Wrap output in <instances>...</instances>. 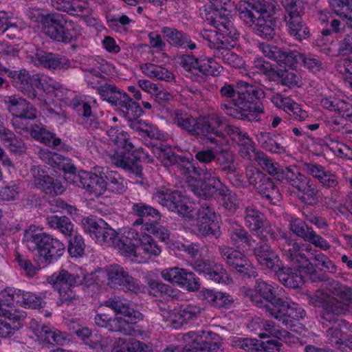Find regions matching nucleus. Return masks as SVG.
Returning <instances> with one entry per match:
<instances>
[{"mask_svg": "<svg viewBox=\"0 0 352 352\" xmlns=\"http://www.w3.org/2000/svg\"><path fill=\"white\" fill-rule=\"evenodd\" d=\"M154 154L165 166L178 162L176 155L171 151L170 148L166 146L156 148Z\"/></svg>", "mask_w": 352, "mask_h": 352, "instance_id": "obj_60", "label": "nucleus"}, {"mask_svg": "<svg viewBox=\"0 0 352 352\" xmlns=\"http://www.w3.org/2000/svg\"><path fill=\"white\" fill-rule=\"evenodd\" d=\"M140 69L144 75L151 78L167 81L173 79V74L160 65L153 63H145L141 65Z\"/></svg>", "mask_w": 352, "mask_h": 352, "instance_id": "obj_44", "label": "nucleus"}, {"mask_svg": "<svg viewBox=\"0 0 352 352\" xmlns=\"http://www.w3.org/2000/svg\"><path fill=\"white\" fill-rule=\"evenodd\" d=\"M8 307L3 303V298L0 300V337L6 338L13 335L21 327V320L25 317L23 314L12 313L13 309Z\"/></svg>", "mask_w": 352, "mask_h": 352, "instance_id": "obj_28", "label": "nucleus"}, {"mask_svg": "<svg viewBox=\"0 0 352 352\" xmlns=\"http://www.w3.org/2000/svg\"><path fill=\"white\" fill-rule=\"evenodd\" d=\"M259 49L264 56L275 60L280 67L295 69L302 62L303 65L314 74L319 72L322 69L320 60L301 54L296 50L280 49L266 43H261Z\"/></svg>", "mask_w": 352, "mask_h": 352, "instance_id": "obj_15", "label": "nucleus"}, {"mask_svg": "<svg viewBox=\"0 0 352 352\" xmlns=\"http://www.w3.org/2000/svg\"><path fill=\"white\" fill-rule=\"evenodd\" d=\"M329 5L339 16L348 11H352V0H329Z\"/></svg>", "mask_w": 352, "mask_h": 352, "instance_id": "obj_64", "label": "nucleus"}, {"mask_svg": "<svg viewBox=\"0 0 352 352\" xmlns=\"http://www.w3.org/2000/svg\"><path fill=\"white\" fill-rule=\"evenodd\" d=\"M148 285L150 292L155 296L165 294L168 296H172L170 294L173 292L171 287L162 282L148 280Z\"/></svg>", "mask_w": 352, "mask_h": 352, "instance_id": "obj_63", "label": "nucleus"}, {"mask_svg": "<svg viewBox=\"0 0 352 352\" xmlns=\"http://www.w3.org/2000/svg\"><path fill=\"white\" fill-rule=\"evenodd\" d=\"M303 170L318 179L324 186L334 187L338 184V179L335 175L327 171L323 166L315 164H305Z\"/></svg>", "mask_w": 352, "mask_h": 352, "instance_id": "obj_40", "label": "nucleus"}, {"mask_svg": "<svg viewBox=\"0 0 352 352\" xmlns=\"http://www.w3.org/2000/svg\"><path fill=\"white\" fill-rule=\"evenodd\" d=\"M83 228L96 243L102 246H113L120 255L131 262L145 263L149 257L158 256L160 248L147 235L135 228H124L117 232L101 219L86 218L82 221Z\"/></svg>", "mask_w": 352, "mask_h": 352, "instance_id": "obj_2", "label": "nucleus"}, {"mask_svg": "<svg viewBox=\"0 0 352 352\" xmlns=\"http://www.w3.org/2000/svg\"><path fill=\"white\" fill-rule=\"evenodd\" d=\"M208 1L210 5L201 14L216 30H204L201 32V36L211 48L223 50L221 58L225 63L236 68L243 67L245 62L242 58L227 49L235 46L239 38L236 28L228 18L233 2L232 0Z\"/></svg>", "mask_w": 352, "mask_h": 352, "instance_id": "obj_3", "label": "nucleus"}, {"mask_svg": "<svg viewBox=\"0 0 352 352\" xmlns=\"http://www.w3.org/2000/svg\"><path fill=\"white\" fill-rule=\"evenodd\" d=\"M162 32L170 44L173 45L188 47L190 50L195 48L196 45L194 43L186 36L183 35L180 32L169 28H164Z\"/></svg>", "mask_w": 352, "mask_h": 352, "instance_id": "obj_43", "label": "nucleus"}, {"mask_svg": "<svg viewBox=\"0 0 352 352\" xmlns=\"http://www.w3.org/2000/svg\"><path fill=\"white\" fill-rule=\"evenodd\" d=\"M104 305L114 311L116 319L112 320L105 314L98 313L95 316L94 321L97 326L109 331L131 335L133 331V325L142 319L141 313L131 308L129 302L118 296L109 299L105 302Z\"/></svg>", "mask_w": 352, "mask_h": 352, "instance_id": "obj_11", "label": "nucleus"}, {"mask_svg": "<svg viewBox=\"0 0 352 352\" xmlns=\"http://www.w3.org/2000/svg\"><path fill=\"white\" fill-rule=\"evenodd\" d=\"M104 172V177L111 186L113 190L118 193H122L126 190L127 183L117 172L105 170Z\"/></svg>", "mask_w": 352, "mask_h": 352, "instance_id": "obj_57", "label": "nucleus"}, {"mask_svg": "<svg viewBox=\"0 0 352 352\" xmlns=\"http://www.w3.org/2000/svg\"><path fill=\"white\" fill-rule=\"evenodd\" d=\"M300 263V269L283 268L278 272V280L285 287L297 288L302 285L304 278L302 273V271H305L306 266L305 264Z\"/></svg>", "mask_w": 352, "mask_h": 352, "instance_id": "obj_37", "label": "nucleus"}, {"mask_svg": "<svg viewBox=\"0 0 352 352\" xmlns=\"http://www.w3.org/2000/svg\"><path fill=\"white\" fill-rule=\"evenodd\" d=\"M153 199L169 210L193 223L192 231L199 236L213 235L217 237L220 232V217L213 208L204 206L195 212L194 204L178 190L171 191L162 187L153 195Z\"/></svg>", "mask_w": 352, "mask_h": 352, "instance_id": "obj_4", "label": "nucleus"}, {"mask_svg": "<svg viewBox=\"0 0 352 352\" xmlns=\"http://www.w3.org/2000/svg\"><path fill=\"white\" fill-rule=\"evenodd\" d=\"M285 19L287 22L289 32L294 38L301 41L309 36V29L302 22L298 11L287 14Z\"/></svg>", "mask_w": 352, "mask_h": 352, "instance_id": "obj_39", "label": "nucleus"}, {"mask_svg": "<svg viewBox=\"0 0 352 352\" xmlns=\"http://www.w3.org/2000/svg\"><path fill=\"white\" fill-rule=\"evenodd\" d=\"M222 97L230 100L234 107L224 104L226 113L239 119H250V116L263 112V105L259 102L263 92L245 82H239L234 87L226 84L221 88Z\"/></svg>", "mask_w": 352, "mask_h": 352, "instance_id": "obj_8", "label": "nucleus"}, {"mask_svg": "<svg viewBox=\"0 0 352 352\" xmlns=\"http://www.w3.org/2000/svg\"><path fill=\"white\" fill-rule=\"evenodd\" d=\"M8 76H12L14 86L32 99L37 96L36 89H41L49 94L54 95L66 104L76 107L75 103L73 102L75 94L58 82L51 80L47 82L46 78H41L38 75L30 76L24 69L10 72Z\"/></svg>", "mask_w": 352, "mask_h": 352, "instance_id": "obj_10", "label": "nucleus"}, {"mask_svg": "<svg viewBox=\"0 0 352 352\" xmlns=\"http://www.w3.org/2000/svg\"><path fill=\"white\" fill-rule=\"evenodd\" d=\"M254 67L258 73L265 75L271 80H276L278 73L272 67L271 64L261 58H257L254 61Z\"/></svg>", "mask_w": 352, "mask_h": 352, "instance_id": "obj_59", "label": "nucleus"}, {"mask_svg": "<svg viewBox=\"0 0 352 352\" xmlns=\"http://www.w3.org/2000/svg\"><path fill=\"white\" fill-rule=\"evenodd\" d=\"M22 191L23 188L21 184L16 181H12L0 189V198L4 201H12L17 199Z\"/></svg>", "mask_w": 352, "mask_h": 352, "instance_id": "obj_56", "label": "nucleus"}, {"mask_svg": "<svg viewBox=\"0 0 352 352\" xmlns=\"http://www.w3.org/2000/svg\"><path fill=\"white\" fill-rule=\"evenodd\" d=\"M107 134L117 146L116 151L111 155L112 162L116 166L138 173L140 170L136 164L138 156L128 134L117 127H111Z\"/></svg>", "mask_w": 352, "mask_h": 352, "instance_id": "obj_18", "label": "nucleus"}, {"mask_svg": "<svg viewBox=\"0 0 352 352\" xmlns=\"http://www.w3.org/2000/svg\"><path fill=\"white\" fill-rule=\"evenodd\" d=\"M243 293L256 306L258 307H265L270 315L274 318H282L283 315L278 308V302L281 299L283 292L282 288L275 287L266 282L257 280L254 288H243Z\"/></svg>", "mask_w": 352, "mask_h": 352, "instance_id": "obj_19", "label": "nucleus"}, {"mask_svg": "<svg viewBox=\"0 0 352 352\" xmlns=\"http://www.w3.org/2000/svg\"><path fill=\"white\" fill-rule=\"evenodd\" d=\"M327 145L330 151L338 157L352 160V149L346 144L329 139L327 142Z\"/></svg>", "mask_w": 352, "mask_h": 352, "instance_id": "obj_52", "label": "nucleus"}, {"mask_svg": "<svg viewBox=\"0 0 352 352\" xmlns=\"http://www.w3.org/2000/svg\"><path fill=\"white\" fill-rule=\"evenodd\" d=\"M85 244L82 236L75 233L69 240L68 252L72 257H82L85 252Z\"/></svg>", "mask_w": 352, "mask_h": 352, "instance_id": "obj_54", "label": "nucleus"}, {"mask_svg": "<svg viewBox=\"0 0 352 352\" xmlns=\"http://www.w3.org/2000/svg\"><path fill=\"white\" fill-rule=\"evenodd\" d=\"M258 193L263 195L272 204H278L281 200V195L274 183L267 177L256 186Z\"/></svg>", "mask_w": 352, "mask_h": 352, "instance_id": "obj_42", "label": "nucleus"}, {"mask_svg": "<svg viewBox=\"0 0 352 352\" xmlns=\"http://www.w3.org/2000/svg\"><path fill=\"white\" fill-rule=\"evenodd\" d=\"M283 252L292 260H295L305 265L307 270L305 272H311L314 270L312 265L331 270L333 264L329 258L320 252H311L309 245L300 246L296 243H289L284 245Z\"/></svg>", "mask_w": 352, "mask_h": 352, "instance_id": "obj_20", "label": "nucleus"}, {"mask_svg": "<svg viewBox=\"0 0 352 352\" xmlns=\"http://www.w3.org/2000/svg\"><path fill=\"white\" fill-rule=\"evenodd\" d=\"M230 239L232 243L239 249L243 250L245 246L252 245V241L241 226L236 225L232 228Z\"/></svg>", "mask_w": 352, "mask_h": 352, "instance_id": "obj_49", "label": "nucleus"}, {"mask_svg": "<svg viewBox=\"0 0 352 352\" xmlns=\"http://www.w3.org/2000/svg\"><path fill=\"white\" fill-rule=\"evenodd\" d=\"M199 297L218 307H227L233 302V299L228 294L213 289H202L199 293Z\"/></svg>", "mask_w": 352, "mask_h": 352, "instance_id": "obj_41", "label": "nucleus"}, {"mask_svg": "<svg viewBox=\"0 0 352 352\" xmlns=\"http://www.w3.org/2000/svg\"><path fill=\"white\" fill-rule=\"evenodd\" d=\"M30 133L33 138L46 145L56 146L60 144V139L56 138L54 133L47 131L43 126H34L30 129Z\"/></svg>", "mask_w": 352, "mask_h": 352, "instance_id": "obj_45", "label": "nucleus"}, {"mask_svg": "<svg viewBox=\"0 0 352 352\" xmlns=\"http://www.w3.org/2000/svg\"><path fill=\"white\" fill-rule=\"evenodd\" d=\"M129 122L130 126L133 129L151 138H160V131L156 126L142 120H138V118L131 120Z\"/></svg>", "mask_w": 352, "mask_h": 352, "instance_id": "obj_50", "label": "nucleus"}, {"mask_svg": "<svg viewBox=\"0 0 352 352\" xmlns=\"http://www.w3.org/2000/svg\"><path fill=\"white\" fill-rule=\"evenodd\" d=\"M220 251L222 257L236 271L249 277L256 276L254 267L243 253L229 247H223Z\"/></svg>", "mask_w": 352, "mask_h": 352, "instance_id": "obj_27", "label": "nucleus"}, {"mask_svg": "<svg viewBox=\"0 0 352 352\" xmlns=\"http://www.w3.org/2000/svg\"><path fill=\"white\" fill-rule=\"evenodd\" d=\"M344 301L336 300L331 302V305H328L324 312L323 313V318L331 322L333 320V315L344 314L349 310L351 302V299H343Z\"/></svg>", "mask_w": 352, "mask_h": 352, "instance_id": "obj_47", "label": "nucleus"}, {"mask_svg": "<svg viewBox=\"0 0 352 352\" xmlns=\"http://www.w3.org/2000/svg\"><path fill=\"white\" fill-rule=\"evenodd\" d=\"M270 100L276 108L283 110L296 120H304L308 117L307 111L302 110L300 105L290 98L276 94L270 98Z\"/></svg>", "mask_w": 352, "mask_h": 352, "instance_id": "obj_35", "label": "nucleus"}, {"mask_svg": "<svg viewBox=\"0 0 352 352\" xmlns=\"http://www.w3.org/2000/svg\"><path fill=\"white\" fill-rule=\"evenodd\" d=\"M42 230L41 226L31 225L25 232L23 241L30 250L45 262L53 263L64 254L65 247L60 240L41 232Z\"/></svg>", "mask_w": 352, "mask_h": 352, "instance_id": "obj_12", "label": "nucleus"}, {"mask_svg": "<svg viewBox=\"0 0 352 352\" xmlns=\"http://www.w3.org/2000/svg\"><path fill=\"white\" fill-rule=\"evenodd\" d=\"M201 309L195 304L181 305L166 309H162L161 315L165 322L173 328H177L184 323L197 318L201 313Z\"/></svg>", "mask_w": 352, "mask_h": 352, "instance_id": "obj_24", "label": "nucleus"}, {"mask_svg": "<svg viewBox=\"0 0 352 352\" xmlns=\"http://www.w3.org/2000/svg\"><path fill=\"white\" fill-rule=\"evenodd\" d=\"M254 252L262 268L272 270L279 266V257L267 244H261L254 250Z\"/></svg>", "mask_w": 352, "mask_h": 352, "instance_id": "obj_36", "label": "nucleus"}, {"mask_svg": "<svg viewBox=\"0 0 352 352\" xmlns=\"http://www.w3.org/2000/svg\"><path fill=\"white\" fill-rule=\"evenodd\" d=\"M179 344H170L163 352H205L219 349L221 342L219 337L210 331H190L178 334Z\"/></svg>", "mask_w": 352, "mask_h": 352, "instance_id": "obj_14", "label": "nucleus"}, {"mask_svg": "<svg viewBox=\"0 0 352 352\" xmlns=\"http://www.w3.org/2000/svg\"><path fill=\"white\" fill-rule=\"evenodd\" d=\"M344 98L343 92L334 86L323 89L321 93L320 103L322 107L340 116L326 120L327 126L332 131L339 130L343 118L352 122V104Z\"/></svg>", "mask_w": 352, "mask_h": 352, "instance_id": "obj_17", "label": "nucleus"}, {"mask_svg": "<svg viewBox=\"0 0 352 352\" xmlns=\"http://www.w3.org/2000/svg\"><path fill=\"white\" fill-rule=\"evenodd\" d=\"M0 295L3 298V303L11 309L14 303L31 309L42 307L45 304L43 299L35 294L14 287L5 288L1 292Z\"/></svg>", "mask_w": 352, "mask_h": 352, "instance_id": "obj_22", "label": "nucleus"}, {"mask_svg": "<svg viewBox=\"0 0 352 352\" xmlns=\"http://www.w3.org/2000/svg\"><path fill=\"white\" fill-rule=\"evenodd\" d=\"M336 69L352 89V60L347 58L339 60L336 64Z\"/></svg>", "mask_w": 352, "mask_h": 352, "instance_id": "obj_58", "label": "nucleus"}, {"mask_svg": "<svg viewBox=\"0 0 352 352\" xmlns=\"http://www.w3.org/2000/svg\"><path fill=\"white\" fill-rule=\"evenodd\" d=\"M28 56L35 65L48 69L65 68L69 65L68 60L65 58H59L51 52L42 50H36L35 52H28Z\"/></svg>", "mask_w": 352, "mask_h": 352, "instance_id": "obj_32", "label": "nucleus"}, {"mask_svg": "<svg viewBox=\"0 0 352 352\" xmlns=\"http://www.w3.org/2000/svg\"><path fill=\"white\" fill-rule=\"evenodd\" d=\"M177 286L188 292H195L199 289L200 283L199 278L191 272L184 269Z\"/></svg>", "mask_w": 352, "mask_h": 352, "instance_id": "obj_53", "label": "nucleus"}, {"mask_svg": "<svg viewBox=\"0 0 352 352\" xmlns=\"http://www.w3.org/2000/svg\"><path fill=\"white\" fill-rule=\"evenodd\" d=\"M29 17L34 21H41L45 34L58 42L69 43L80 34L77 25L58 14L44 16L39 10L32 9L29 12Z\"/></svg>", "mask_w": 352, "mask_h": 352, "instance_id": "obj_13", "label": "nucleus"}, {"mask_svg": "<svg viewBox=\"0 0 352 352\" xmlns=\"http://www.w3.org/2000/svg\"><path fill=\"white\" fill-rule=\"evenodd\" d=\"M257 140L264 149L271 153H283L285 151V147L270 138L267 133H261L258 134Z\"/></svg>", "mask_w": 352, "mask_h": 352, "instance_id": "obj_55", "label": "nucleus"}, {"mask_svg": "<svg viewBox=\"0 0 352 352\" xmlns=\"http://www.w3.org/2000/svg\"><path fill=\"white\" fill-rule=\"evenodd\" d=\"M245 222L247 227L261 239L272 238V226L265 221L264 216L255 208L248 207L245 210Z\"/></svg>", "mask_w": 352, "mask_h": 352, "instance_id": "obj_25", "label": "nucleus"}, {"mask_svg": "<svg viewBox=\"0 0 352 352\" xmlns=\"http://www.w3.org/2000/svg\"><path fill=\"white\" fill-rule=\"evenodd\" d=\"M183 270L184 268L177 267L165 268L162 270L161 276L165 281L177 285L181 283L179 280Z\"/></svg>", "mask_w": 352, "mask_h": 352, "instance_id": "obj_61", "label": "nucleus"}, {"mask_svg": "<svg viewBox=\"0 0 352 352\" xmlns=\"http://www.w3.org/2000/svg\"><path fill=\"white\" fill-rule=\"evenodd\" d=\"M173 121L179 127L186 130L192 135L202 139L206 144L214 145L217 152H223L228 149L230 138L222 120L217 114L201 116L197 120L191 116L176 111Z\"/></svg>", "mask_w": 352, "mask_h": 352, "instance_id": "obj_6", "label": "nucleus"}, {"mask_svg": "<svg viewBox=\"0 0 352 352\" xmlns=\"http://www.w3.org/2000/svg\"><path fill=\"white\" fill-rule=\"evenodd\" d=\"M192 268L199 274H202L204 277L218 283L228 284L230 283L229 276L220 264H217L212 261L205 260L195 261L191 264Z\"/></svg>", "mask_w": 352, "mask_h": 352, "instance_id": "obj_29", "label": "nucleus"}, {"mask_svg": "<svg viewBox=\"0 0 352 352\" xmlns=\"http://www.w3.org/2000/svg\"><path fill=\"white\" fill-rule=\"evenodd\" d=\"M185 69L192 74L217 76L223 70V67L214 59L201 56L196 58L191 56H186L183 60Z\"/></svg>", "mask_w": 352, "mask_h": 352, "instance_id": "obj_26", "label": "nucleus"}, {"mask_svg": "<svg viewBox=\"0 0 352 352\" xmlns=\"http://www.w3.org/2000/svg\"><path fill=\"white\" fill-rule=\"evenodd\" d=\"M96 0H52V6L58 10H62L73 15H80V12H85V14L90 12L91 8L96 3Z\"/></svg>", "mask_w": 352, "mask_h": 352, "instance_id": "obj_34", "label": "nucleus"}, {"mask_svg": "<svg viewBox=\"0 0 352 352\" xmlns=\"http://www.w3.org/2000/svg\"><path fill=\"white\" fill-rule=\"evenodd\" d=\"M289 226L291 230L297 236L304 239V240L308 235L309 230H312L311 228H308L301 219L298 218H292Z\"/></svg>", "mask_w": 352, "mask_h": 352, "instance_id": "obj_62", "label": "nucleus"}, {"mask_svg": "<svg viewBox=\"0 0 352 352\" xmlns=\"http://www.w3.org/2000/svg\"><path fill=\"white\" fill-rule=\"evenodd\" d=\"M226 130L230 139L241 146L240 153L243 157L255 161L269 174L276 176L278 179L286 180V175L284 172L287 168L279 172L278 164L273 162L264 153L256 152L252 142L248 138L246 133L242 132L238 127L228 126Z\"/></svg>", "mask_w": 352, "mask_h": 352, "instance_id": "obj_16", "label": "nucleus"}, {"mask_svg": "<svg viewBox=\"0 0 352 352\" xmlns=\"http://www.w3.org/2000/svg\"><path fill=\"white\" fill-rule=\"evenodd\" d=\"M131 212L133 215L139 217V219L134 222V226L144 225V221L150 223L156 222L160 219V214L156 209L142 202L134 204L131 208ZM133 228L138 230L135 227Z\"/></svg>", "mask_w": 352, "mask_h": 352, "instance_id": "obj_38", "label": "nucleus"}, {"mask_svg": "<svg viewBox=\"0 0 352 352\" xmlns=\"http://www.w3.org/2000/svg\"><path fill=\"white\" fill-rule=\"evenodd\" d=\"M39 155L46 164L63 171V179L67 183L81 186L96 197L106 191L107 182L104 179V168L96 167L91 172L82 170L77 175L75 173L76 168L68 159L44 150H41Z\"/></svg>", "mask_w": 352, "mask_h": 352, "instance_id": "obj_7", "label": "nucleus"}, {"mask_svg": "<svg viewBox=\"0 0 352 352\" xmlns=\"http://www.w3.org/2000/svg\"><path fill=\"white\" fill-rule=\"evenodd\" d=\"M276 0H241L236 6L240 19L252 27L261 37L272 38L275 35L273 17Z\"/></svg>", "mask_w": 352, "mask_h": 352, "instance_id": "obj_9", "label": "nucleus"}, {"mask_svg": "<svg viewBox=\"0 0 352 352\" xmlns=\"http://www.w3.org/2000/svg\"><path fill=\"white\" fill-rule=\"evenodd\" d=\"M104 280H107V284L111 288L121 289L133 293L142 291V287L122 267L117 265H111L104 270L99 269L90 274H87L82 267L75 266L72 273L61 270L47 278V283L58 292L59 300L62 303H71L76 299L74 287H89Z\"/></svg>", "mask_w": 352, "mask_h": 352, "instance_id": "obj_1", "label": "nucleus"}, {"mask_svg": "<svg viewBox=\"0 0 352 352\" xmlns=\"http://www.w3.org/2000/svg\"><path fill=\"white\" fill-rule=\"evenodd\" d=\"M179 160L183 178L196 196L204 199L214 197L231 212L238 208L239 202L236 195L225 186L214 175L197 170L186 157H179Z\"/></svg>", "mask_w": 352, "mask_h": 352, "instance_id": "obj_5", "label": "nucleus"}, {"mask_svg": "<svg viewBox=\"0 0 352 352\" xmlns=\"http://www.w3.org/2000/svg\"><path fill=\"white\" fill-rule=\"evenodd\" d=\"M286 180L298 190V197L309 204H314L317 199L318 190L315 185L296 168H287L284 172Z\"/></svg>", "mask_w": 352, "mask_h": 352, "instance_id": "obj_23", "label": "nucleus"}, {"mask_svg": "<svg viewBox=\"0 0 352 352\" xmlns=\"http://www.w3.org/2000/svg\"><path fill=\"white\" fill-rule=\"evenodd\" d=\"M30 327L41 342L64 344L66 342L64 334L60 331L41 324L35 319L31 320Z\"/></svg>", "mask_w": 352, "mask_h": 352, "instance_id": "obj_30", "label": "nucleus"}, {"mask_svg": "<svg viewBox=\"0 0 352 352\" xmlns=\"http://www.w3.org/2000/svg\"><path fill=\"white\" fill-rule=\"evenodd\" d=\"M146 231L149 233L153 234L157 238L162 241H166L169 238L168 231L163 226L153 223H144L142 226L140 230H138L139 237H142V234L148 236L155 243H156L151 236L146 233ZM159 248H160L157 243H155ZM161 250V248H160Z\"/></svg>", "mask_w": 352, "mask_h": 352, "instance_id": "obj_48", "label": "nucleus"}, {"mask_svg": "<svg viewBox=\"0 0 352 352\" xmlns=\"http://www.w3.org/2000/svg\"><path fill=\"white\" fill-rule=\"evenodd\" d=\"M31 170L35 186L45 193L57 195L65 191V185L56 178L50 168L39 166L32 168Z\"/></svg>", "mask_w": 352, "mask_h": 352, "instance_id": "obj_21", "label": "nucleus"}, {"mask_svg": "<svg viewBox=\"0 0 352 352\" xmlns=\"http://www.w3.org/2000/svg\"><path fill=\"white\" fill-rule=\"evenodd\" d=\"M230 341L232 346L243 349L245 351H261V342L255 338L232 336L230 338Z\"/></svg>", "mask_w": 352, "mask_h": 352, "instance_id": "obj_51", "label": "nucleus"}, {"mask_svg": "<svg viewBox=\"0 0 352 352\" xmlns=\"http://www.w3.org/2000/svg\"><path fill=\"white\" fill-rule=\"evenodd\" d=\"M47 221L50 227L58 229L64 236H72L74 224L67 217L52 215L47 217Z\"/></svg>", "mask_w": 352, "mask_h": 352, "instance_id": "obj_46", "label": "nucleus"}, {"mask_svg": "<svg viewBox=\"0 0 352 352\" xmlns=\"http://www.w3.org/2000/svg\"><path fill=\"white\" fill-rule=\"evenodd\" d=\"M5 103L9 111L16 118L33 119L36 117V109L21 97L7 96L5 98Z\"/></svg>", "mask_w": 352, "mask_h": 352, "instance_id": "obj_33", "label": "nucleus"}, {"mask_svg": "<svg viewBox=\"0 0 352 352\" xmlns=\"http://www.w3.org/2000/svg\"><path fill=\"white\" fill-rule=\"evenodd\" d=\"M278 308L280 309V315H283L282 318H276L281 321L285 326L290 327H296V323L299 319L305 316V312L298 304L291 300H283L280 299L278 303Z\"/></svg>", "mask_w": 352, "mask_h": 352, "instance_id": "obj_31", "label": "nucleus"}]
</instances>
